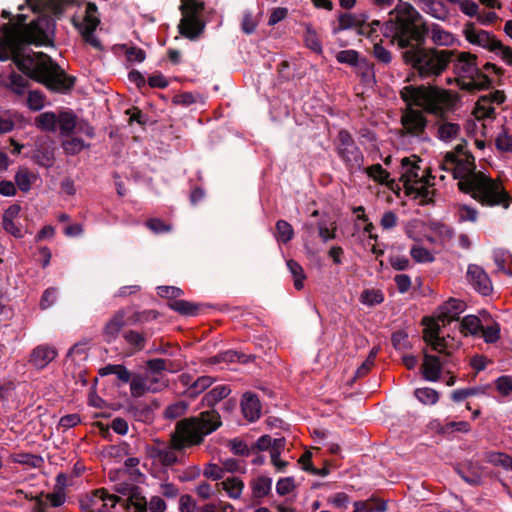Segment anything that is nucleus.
Returning a JSON list of instances; mask_svg holds the SVG:
<instances>
[{
	"mask_svg": "<svg viewBox=\"0 0 512 512\" xmlns=\"http://www.w3.org/2000/svg\"><path fill=\"white\" fill-rule=\"evenodd\" d=\"M222 467L225 472L228 473H246V465L243 461L236 458H227L222 462Z\"/></svg>",
	"mask_w": 512,
	"mask_h": 512,
	"instance_id": "nucleus-54",
	"label": "nucleus"
},
{
	"mask_svg": "<svg viewBox=\"0 0 512 512\" xmlns=\"http://www.w3.org/2000/svg\"><path fill=\"white\" fill-rule=\"evenodd\" d=\"M421 164L422 160L416 155L402 158L400 180L410 198L418 201L420 205H427L434 201L436 189L434 188V177Z\"/></svg>",
	"mask_w": 512,
	"mask_h": 512,
	"instance_id": "nucleus-8",
	"label": "nucleus"
},
{
	"mask_svg": "<svg viewBox=\"0 0 512 512\" xmlns=\"http://www.w3.org/2000/svg\"><path fill=\"white\" fill-rule=\"evenodd\" d=\"M423 337L427 344L439 355L425 353L422 364V373L425 380L436 382L439 380L443 370L450 372V365L453 364L452 353L459 347V342L450 335L440 336L439 324L430 321L424 327Z\"/></svg>",
	"mask_w": 512,
	"mask_h": 512,
	"instance_id": "nucleus-5",
	"label": "nucleus"
},
{
	"mask_svg": "<svg viewBox=\"0 0 512 512\" xmlns=\"http://www.w3.org/2000/svg\"><path fill=\"white\" fill-rule=\"evenodd\" d=\"M131 512H166L167 504L165 500L154 495L149 500L142 493H137L132 498Z\"/></svg>",
	"mask_w": 512,
	"mask_h": 512,
	"instance_id": "nucleus-20",
	"label": "nucleus"
},
{
	"mask_svg": "<svg viewBox=\"0 0 512 512\" xmlns=\"http://www.w3.org/2000/svg\"><path fill=\"white\" fill-rule=\"evenodd\" d=\"M115 490H116V492L127 496V499H122L117 496V498L119 499V502L117 503V507L121 506V507L127 509L129 512H131V510L133 509L132 498L134 497L135 494L141 493L140 489L133 484L120 483V484L116 485Z\"/></svg>",
	"mask_w": 512,
	"mask_h": 512,
	"instance_id": "nucleus-32",
	"label": "nucleus"
},
{
	"mask_svg": "<svg viewBox=\"0 0 512 512\" xmlns=\"http://www.w3.org/2000/svg\"><path fill=\"white\" fill-rule=\"evenodd\" d=\"M485 461L494 466H500L505 470L512 471V457L508 454L501 452H487L485 454Z\"/></svg>",
	"mask_w": 512,
	"mask_h": 512,
	"instance_id": "nucleus-41",
	"label": "nucleus"
},
{
	"mask_svg": "<svg viewBox=\"0 0 512 512\" xmlns=\"http://www.w3.org/2000/svg\"><path fill=\"white\" fill-rule=\"evenodd\" d=\"M176 450L178 449L175 448L173 445L172 447L157 449L153 457L163 466L171 467L179 462Z\"/></svg>",
	"mask_w": 512,
	"mask_h": 512,
	"instance_id": "nucleus-36",
	"label": "nucleus"
},
{
	"mask_svg": "<svg viewBox=\"0 0 512 512\" xmlns=\"http://www.w3.org/2000/svg\"><path fill=\"white\" fill-rule=\"evenodd\" d=\"M497 393L505 400L512 399V376L502 375L494 380Z\"/></svg>",
	"mask_w": 512,
	"mask_h": 512,
	"instance_id": "nucleus-40",
	"label": "nucleus"
},
{
	"mask_svg": "<svg viewBox=\"0 0 512 512\" xmlns=\"http://www.w3.org/2000/svg\"><path fill=\"white\" fill-rule=\"evenodd\" d=\"M335 149L338 157L351 171L361 170L364 156L356 145L352 135L345 129H341L335 139Z\"/></svg>",
	"mask_w": 512,
	"mask_h": 512,
	"instance_id": "nucleus-14",
	"label": "nucleus"
},
{
	"mask_svg": "<svg viewBox=\"0 0 512 512\" xmlns=\"http://www.w3.org/2000/svg\"><path fill=\"white\" fill-rule=\"evenodd\" d=\"M188 404L185 401H177L170 404L164 410V417L166 419H176L186 413Z\"/></svg>",
	"mask_w": 512,
	"mask_h": 512,
	"instance_id": "nucleus-51",
	"label": "nucleus"
},
{
	"mask_svg": "<svg viewBox=\"0 0 512 512\" xmlns=\"http://www.w3.org/2000/svg\"><path fill=\"white\" fill-rule=\"evenodd\" d=\"M272 482V478L265 475H259L250 481L249 486L253 504H260L261 500L270 494Z\"/></svg>",
	"mask_w": 512,
	"mask_h": 512,
	"instance_id": "nucleus-23",
	"label": "nucleus"
},
{
	"mask_svg": "<svg viewBox=\"0 0 512 512\" xmlns=\"http://www.w3.org/2000/svg\"><path fill=\"white\" fill-rule=\"evenodd\" d=\"M478 210L467 204H460L457 207V218L459 222L475 223L478 220Z\"/></svg>",
	"mask_w": 512,
	"mask_h": 512,
	"instance_id": "nucleus-45",
	"label": "nucleus"
},
{
	"mask_svg": "<svg viewBox=\"0 0 512 512\" xmlns=\"http://www.w3.org/2000/svg\"><path fill=\"white\" fill-rule=\"evenodd\" d=\"M421 164L422 160L416 155L402 158L400 180L410 198L418 201L420 205H427L434 201L436 189L434 188V177Z\"/></svg>",
	"mask_w": 512,
	"mask_h": 512,
	"instance_id": "nucleus-9",
	"label": "nucleus"
},
{
	"mask_svg": "<svg viewBox=\"0 0 512 512\" xmlns=\"http://www.w3.org/2000/svg\"><path fill=\"white\" fill-rule=\"evenodd\" d=\"M421 164L422 160L416 155L402 158L400 180L410 198L418 201L420 205H427L434 201L436 189L434 188V177Z\"/></svg>",
	"mask_w": 512,
	"mask_h": 512,
	"instance_id": "nucleus-7",
	"label": "nucleus"
},
{
	"mask_svg": "<svg viewBox=\"0 0 512 512\" xmlns=\"http://www.w3.org/2000/svg\"><path fill=\"white\" fill-rule=\"evenodd\" d=\"M295 488V480L293 477L280 478L276 483V492L280 496L291 493Z\"/></svg>",
	"mask_w": 512,
	"mask_h": 512,
	"instance_id": "nucleus-61",
	"label": "nucleus"
},
{
	"mask_svg": "<svg viewBox=\"0 0 512 512\" xmlns=\"http://www.w3.org/2000/svg\"><path fill=\"white\" fill-rule=\"evenodd\" d=\"M482 332V336L486 343H495L500 338V326L498 323H492L491 325H487L480 330Z\"/></svg>",
	"mask_w": 512,
	"mask_h": 512,
	"instance_id": "nucleus-55",
	"label": "nucleus"
},
{
	"mask_svg": "<svg viewBox=\"0 0 512 512\" xmlns=\"http://www.w3.org/2000/svg\"><path fill=\"white\" fill-rule=\"evenodd\" d=\"M235 362V361H238V362H246L247 359L245 358V355L243 354H240L236 351H226L224 353H221L217 356H215L214 358H212V363H219V362Z\"/></svg>",
	"mask_w": 512,
	"mask_h": 512,
	"instance_id": "nucleus-57",
	"label": "nucleus"
},
{
	"mask_svg": "<svg viewBox=\"0 0 512 512\" xmlns=\"http://www.w3.org/2000/svg\"><path fill=\"white\" fill-rule=\"evenodd\" d=\"M220 426L221 419L218 412L215 410L201 412L197 416L178 421L171 435V442L179 450L197 446Z\"/></svg>",
	"mask_w": 512,
	"mask_h": 512,
	"instance_id": "nucleus-6",
	"label": "nucleus"
},
{
	"mask_svg": "<svg viewBox=\"0 0 512 512\" xmlns=\"http://www.w3.org/2000/svg\"><path fill=\"white\" fill-rule=\"evenodd\" d=\"M361 502L363 504V510L367 512H384L387 509L386 502L376 498H370Z\"/></svg>",
	"mask_w": 512,
	"mask_h": 512,
	"instance_id": "nucleus-64",
	"label": "nucleus"
},
{
	"mask_svg": "<svg viewBox=\"0 0 512 512\" xmlns=\"http://www.w3.org/2000/svg\"><path fill=\"white\" fill-rule=\"evenodd\" d=\"M495 144L498 150L512 153V137L506 130H502L496 137Z\"/></svg>",
	"mask_w": 512,
	"mask_h": 512,
	"instance_id": "nucleus-60",
	"label": "nucleus"
},
{
	"mask_svg": "<svg viewBox=\"0 0 512 512\" xmlns=\"http://www.w3.org/2000/svg\"><path fill=\"white\" fill-rule=\"evenodd\" d=\"M467 279L473 288L482 295H488L492 290L488 275L478 265L471 264L468 266Z\"/></svg>",
	"mask_w": 512,
	"mask_h": 512,
	"instance_id": "nucleus-21",
	"label": "nucleus"
},
{
	"mask_svg": "<svg viewBox=\"0 0 512 512\" xmlns=\"http://www.w3.org/2000/svg\"><path fill=\"white\" fill-rule=\"evenodd\" d=\"M125 314L123 311L117 312L114 317L105 326V335L109 340H113L119 334L121 328L124 326Z\"/></svg>",
	"mask_w": 512,
	"mask_h": 512,
	"instance_id": "nucleus-39",
	"label": "nucleus"
},
{
	"mask_svg": "<svg viewBox=\"0 0 512 512\" xmlns=\"http://www.w3.org/2000/svg\"><path fill=\"white\" fill-rule=\"evenodd\" d=\"M438 138L444 142L455 140L460 134V126L457 123L441 121L437 129Z\"/></svg>",
	"mask_w": 512,
	"mask_h": 512,
	"instance_id": "nucleus-35",
	"label": "nucleus"
},
{
	"mask_svg": "<svg viewBox=\"0 0 512 512\" xmlns=\"http://www.w3.org/2000/svg\"><path fill=\"white\" fill-rule=\"evenodd\" d=\"M421 9L437 20L445 21L450 12L447 6L440 0H418Z\"/></svg>",
	"mask_w": 512,
	"mask_h": 512,
	"instance_id": "nucleus-26",
	"label": "nucleus"
},
{
	"mask_svg": "<svg viewBox=\"0 0 512 512\" xmlns=\"http://www.w3.org/2000/svg\"><path fill=\"white\" fill-rule=\"evenodd\" d=\"M465 39L472 45L482 47L490 51H496L499 41L488 31L478 29L474 23L465 24L463 30Z\"/></svg>",
	"mask_w": 512,
	"mask_h": 512,
	"instance_id": "nucleus-18",
	"label": "nucleus"
},
{
	"mask_svg": "<svg viewBox=\"0 0 512 512\" xmlns=\"http://www.w3.org/2000/svg\"><path fill=\"white\" fill-rule=\"evenodd\" d=\"M27 105L31 110L39 111L45 105V96L38 90L30 91L27 98Z\"/></svg>",
	"mask_w": 512,
	"mask_h": 512,
	"instance_id": "nucleus-56",
	"label": "nucleus"
},
{
	"mask_svg": "<svg viewBox=\"0 0 512 512\" xmlns=\"http://www.w3.org/2000/svg\"><path fill=\"white\" fill-rule=\"evenodd\" d=\"M28 84L25 77L15 72L11 73L5 82V86L17 95L25 94Z\"/></svg>",
	"mask_w": 512,
	"mask_h": 512,
	"instance_id": "nucleus-37",
	"label": "nucleus"
},
{
	"mask_svg": "<svg viewBox=\"0 0 512 512\" xmlns=\"http://www.w3.org/2000/svg\"><path fill=\"white\" fill-rule=\"evenodd\" d=\"M168 306L185 316H194L198 313V306L186 300L175 299L170 301Z\"/></svg>",
	"mask_w": 512,
	"mask_h": 512,
	"instance_id": "nucleus-42",
	"label": "nucleus"
},
{
	"mask_svg": "<svg viewBox=\"0 0 512 512\" xmlns=\"http://www.w3.org/2000/svg\"><path fill=\"white\" fill-rule=\"evenodd\" d=\"M415 397L423 404L433 405L439 399V394L436 390L432 388H418L414 392Z\"/></svg>",
	"mask_w": 512,
	"mask_h": 512,
	"instance_id": "nucleus-48",
	"label": "nucleus"
},
{
	"mask_svg": "<svg viewBox=\"0 0 512 512\" xmlns=\"http://www.w3.org/2000/svg\"><path fill=\"white\" fill-rule=\"evenodd\" d=\"M171 362L166 359L156 358L150 359L146 362V371L149 373L162 374L163 371L169 370L173 372L174 370L170 368L169 364Z\"/></svg>",
	"mask_w": 512,
	"mask_h": 512,
	"instance_id": "nucleus-52",
	"label": "nucleus"
},
{
	"mask_svg": "<svg viewBox=\"0 0 512 512\" xmlns=\"http://www.w3.org/2000/svg\"><path fill=\"white\" fill-rule=\"evenodd\" d=\"M276 238L279 242L287 243L292 240L294 236V230L291 224L285 220H279L276 223Z\"/></svg>",
	"mask_w": 512,
	"mask_h": 512,
	"instance_id": "nucleus-47",
	"label": "nucleus"
},
{
	"mask_svg": "<svg viewBox=\"0 0 512 512\" xmlns=\"http://www.w3.org/2000/svg\"><path fill=\"white\" fill-rule=\"evenodd\" d=\"M258 25L257 18L250 11H245L241 21V29L245 34H252Z\"/></svg>",
	"mask_w": 512,
	"mask_h": 512,
	"instance_id": "nucleus-58",
	"label": "nucleus"
},
{
	"mask_svg": "<svg viewBox=\"0 0 512 512\" xmlns=\"http://www.w3.org/2000/svg\"><path fill=\"white\" fill-rule=\"evenodd\" d=\"M101 376L115 375L120 384L132 383L133 373L121 364H108L99 370Z\"/></svg>",
	"mask_w": 512,
	"mask_h": 512,
	"instance_id": "nucleus-29",
	"label": "nucleus"
},
{
	"mask_svg": "<svg viewBox=\"0 0 512 512\" xmlns=\"http://www.w3.org/2000/svg\"><path fill=\"white\" fill-rule=\"evenodd\" d=\"M456 326L464 336L477 335L482 328L480 319L475 315L465 316Z\"/></svg>",
	"mask_w": 512,
	"mask_h": 512,
	"instance_id": "nucleus-33",
	"label": "nucleus"
},
{
	"mask_svg": "<svg viewBox=\"0 0 512 512\" xmlns=\"http://www.w3.org/2000/svg\"><path fill=\"white\" fill-rule=\"evenodd\" d=\"M230 393L231 389L228 385H217L202 397V405L204 407H214L217 403L226 398Z\"/></svg>",
	"mask_w": 512,
	"mask_h": 512,
	"instance_id": "nucleus-30",
	"label": "nucleus"
},
{
	"mask_svg": "<svg viewBox=\"0 0 512 512\" xmlns=\"http://www.w3.org/2000/svg\"><path fill=\"white\" fill-rule=\"evenodd\" d=\"M44 499L46 503H49L52 507H60L66 501V494L63 489L59 488L53 493L44 494Z\"/></svg>",
	"mask_w": 512,
	"mask_h": 512,
	"instance_id": "nucleus-62",
	"label": "nucleus"
},
{
	"mask_svg": "<svg viewBox=\"0 0 512 512\" xmlns=\"http://www.w3.org/2000/svg\"><path fill=\"white\" fill-rule=\"evenodd\" d=\"M400 95L407 106L401 116L402 126L407 134L419 140L426 139L427 119L421 111L413 109V106L442 117L452 110L456 102V97L451 92L434 86L406 85L401 89Z\"/></svg>",
	"mask_w": 512,
	"mask_h": 512,
	"instance_id": "nucleus-3",
	"label": "nucleus"
},
{
	"mask_svg": "<svg viewBox=\"0 0 512 512\" xmlns=\"http://www.w3.org/2000/svg\"><path fill=\"white\" fill-rule=\"evenodd\" d=\"M390 19L385 23L384 35L397 41L399 47H406L412 42L424 44L425 37L430 36L438 46H452L454 35L438 24H419V13L408 2L399 1L389 12Z\"/></svg>",
	"mask_w": 512,
	"mask_h": 512,
	"instance_id": "nucleus-4",
	"label": "nucleus"
},
{
	"mask_svg": "<svg viewBox=\"0 0 512 512\" xmlns=\"http://www.w3.org/2000/svg\"><path fill=\"white\" fill-rule=\"evenodd\" d=\"M505 100V96L500 91L489 93L488 95L482 96L478 99L474 115L477 119H492L495 116L494 105L502 104Z\"/></svg>",
	"mask_w": 512,
	"mask_h": 512,
	"instance_id": "nucleus-19",
	"label": "nucleus"
},
{
	"mask_svg": "<svg viewBox=\"0 0 512 512\" xmlns=\"http://www.w3.org/2000/svg\"><path fill=\"white\" fill-rule=\"evenodd\" d=\"M441 168L452 173L461 192L471 195L482 205L509 207V195L501 184L476 170L473 155L460 146L445 155Z\"/></svg>",
	"mask_w": 512,
	"mask_h": 512,
	"instance_id": "nucleus-2",
	"label": "nucleus"
},
{
	"mask_svg": "<svg viewBox=\"0 0 512 512\" xmlns=\"http://www.w3.org/2000/svg\"><path fill=\"white\" fill-rule=\"evenodd\" d=\"M57 356V350L50 345L42 344L36 346L29 358V363L38 370L44 369Z\"/></svg>",
	"mask_w": 512,
	"mask_h": 512,
	"instance_id": "nucleus-22",
	"label": "nucleus"
},
{
	"mask_svg": "<svg viewBox=\"0 0 512 512\" xmlns=\"http://www.w3.org/2000/svg\"><path fill=\"white\" fill-rule=\"evenodd\" d=\"M423 44L412 42L403 52L404 61L421 79L435 78L442 74L449 63L450 53L445 50L424 48Z\"/></svg>",
	"mask_w": 512,
	"mask_h": 512,
	"instance_id": "nucleus-10",
	"label": "nucleus"
},
{
	"mask_svg": "<svg viewBox=\"0 0 512 512\" xmlns=\"http://www.w3.org/2000/svg\"><path fill=\"white\" fill-rule=\"evenodd\" d=\"M62 147L66 154L76 155L88 147V145L82 139L74 137L63 141Z\"/></svg>",
	"mask_w": 512,
	"mask_h": 512,
	"instance_id": "nucleus-50",
	"label": "nucleus"
},
{
	"mask_svg": "<svg viewBox=\"0 0 512 512\" xmlns=\"http://www.w3.org/2000/svg\"><path fill=\"white\" fill-rule=\"evenodd\" d=\"M124 338L132 347L141 350L144 347L145 338L137 331L129 330L124 333Z\"/></svg>",
	"mask_w": 512,
	"mask_h": 512,
	"instance_id": "nucleus-63",
	"label": "nucleus"
},
{
	"mask_svg": "<svg viewBox=\"0 0 512 512\" xmlns=\"http://www.w3.org/2000/svg\"><path fill=\"white\" fill-rule=\"evenodd\" d=\"M52 22L39 17L25 25L21 34H7L0 38V60L12 59L19 70L29 78L40 82L49 89L66 92L74 85V78L68 76L48 55L28 51L27 45L43 46L50 42Z\"/></svg>",
	"mask_w": 512,
	"mask_h": 512,
	"instance_id": "nucleus-1",
	"label": "nucleus"
},
{
	"mask_svg": "<svg viewBox=\"0 0 512 512\" xmlns=\"http://www.w3.org/2000/svg\"><path fill=\"white\" fill-rule=\"evenodd\" d=\"M36 174L26 167H20L15 174V183L17 187L24 193L31 190L33 183L36 181Z\"/></svg>",
	"mask_w": 512,
	"mask_h": 512,
	"instance_id": "nucleus-34",
	"label": "nucleus"
},
{
	"mask_svg": "<svg viewBox=\"0 0 512 512\" xmlns=\"http://www.w3.org/2000/svg\"><path fill=\"white\" fill-rule=\"evenodd\" d=\"M241 410L243 416L250 422H254L260 418L261 404L256 394L246 392L241 400Z\"/></svg>",
	"mask_w": 512,
	"mask_h": 512,
	"instance_id": "nucleus-24",
	"label": "nucleus"
},
{
	"mask_svg": "<svg viewBox=\"0 0 512 512\" xmlns=\"http://www.w3.org/2000/svg\"><path fill=\"white\" fill-rule=\"evenodd\" d=\"M287 267L293 276L294 287L301 290L304 286L305 274L302 266L294 260L287 261Z\"/></svg>",
	"mask_w": 512,
	"mask_h": 512,
	"instance_id": "nucleus-46",
	"label": "nucleus"
},
{
	"mask_svg": "<svg viewBox=\"0 0 512 512\" xmlns=\"http://www.w3.org/2000/svg\"><path fill=\"white\" fill-rule=\"evenodd\" d=\"M465 308H466V305L463 301L458 300V299H449L448 301H446L439 307L437 317L435 319L434 318H424L423 319L424 325H425V327H427V325L430 321H435L436 323L439 324V328L441 329L446 324H448L454 320H457L458 316L465 310ZM440 333H442L441 330H440ZM440 336H443V335L440 334Z\"/></svg>",
	"mask_w": 512,
	"mask_h": 512,
	"instance_id": "nucleus-17",
	"label": "nucleus"
},
{
	"mask_svg": "<svg viewBox=\"0 0 512 512\" xmlns=\"http://www.w3.org/2000/svg\"><path fill=\"white\" fill-rule=\"evenodd\" d=\"M228 446L235 455L249 456L252 452V449L243 440L238 438L230 440Z\"/></svg>",
	"mask_w": 512,
	"mask_h": 512,
	"instance_id": "nucleus-59",
	"label": "nucleus"
},
{
	"mask_svg": "<svg viewBox=\"0 0 512 512\" xmlns=\"http://www.w3.org/2000/svg\"><path fill=\"white\" fill-rule=\"evenodd\" d=\"M304 42L307 48L317 54L322 53V44L316 31L310 26L306 25L304 33Z\"/></svg>",
	"mask_w": 512,
	"mask_h": 512,
	"instance_id": "nucleus-43",
	"label": "nucleus"
},
{
	"mask_svg": "<svg viewBox=\"0 0 512 512\" xmlns=\"http://www.w3.org/2000/svg\"><path fill=\"white\" fill-rule=\"evenodd\" d=\"M35 125L46 132H56L59 128L61 135L68 136L76 126V115L71 110L47 111L35 118Z\"/></svg>",
	"mask_w": 512,
	"mask_h": 512,
	"instance_id": "nucleus-13",
	"label": "nucleus"
},
{
	"mask_svg": "<svg viewBox=\"0 0 512 512\" xmlns=\"http://www.w3.org/2000/svg\"><path fill=\"white\" fill-rule=\"evenodd\" d=\"M412 259L417 263H431L434 261L432 252L421 245L415 244L410 249Z\"/></svg>",
	"mask_w": 512,
	"mask_h": 512,
	"instance_id": "nucleus-44",
	"label": "nucleus"
},
{
	"mask_svg": "<svg viewBox=\"0 0 512 512\" xmlns=\"http://www.w3.org/2000/svg\"><path fill=\"white\" fill-rule=\"evenodd\" d=\"M364 173L374 182L392 187L394 180L390 177V173L385 170L381 164H373L363 169Z\"/></svg>",
	"mask_w": 512,
	"mask_h": 512,
	"instance_id": "nucleus-28",
	"label": "nucleus"
},
{
	"mask_svg": "<svg viewBox=\"0 0 512 512\" xmlns=\"http://www.w3.org/2000/svg\"><path fill=\"white\" fill-rule=\"evenodd\" d=\"M454 70L461 89L473 91L488 88L491 80L477 66L476 57L468 52L459 53Z\"/></svg>",
	"mask_w": 512,
	"mask_h": 512,
	"instance_id": "nucleus-11",
	"label": "nucleus"
},
{
	"mask_svg": "<svg viewBox=\"0 0 512 512\" xmlns=\"http://www.w3.org/2000/svg\"><path fill=\"white\" fill-rule=\"evenodd\" d=\"M367 17L363 14H351L344 13L339 16L338 19V28L334 30V33H337L339 30H348L353 28H358L359 33L365 34L367 27L364 26Z\"/></svg>",
	"mask_w": 512,
	"mask_h": 512,
	"instance_id": "nucleus-25",
	"label": "nucleus"
},
{
	"mask_svg": "<svg viewBox=\"0 0 512 512\" xmlns=\"http://www.w3.org/2000/svg\"><path fill=\"white\" fill-rule=\"evenodd\" d=\"M318 234L323 242H327L336 237V225L335 223L327 224L326 221L320 220L317 223Z\"/></svg>",
	"mask_w": 512,
	"mask_h": 512,
	"instance_id": "nucleus-53",
	"label": "nucleus"
},
{
	"mask_svg": "<svg viewBox=\"0 0 512 512\" xmlns=\"http://www.w3.org/2000/svg\"><path fill=\"white\" fill-rule=\"evenodd\" d=\"M217 486L225 491L226 495L233 500L240 499L245 488L243 480L237 476L227 477L217 483Z\"/></svg>",
	"mask_w": 512,
	"mask_h": 512,
	"instance_id": "nucleus-27",
	"label": "nucleus"
},
{
	"mask_svg": "<svg viewBox=\"0 0 512 512\" xmlns=\"http://www.w3.org/2000/svg\"><path fill=\"white\" fill-rule=\"evenodd\" d=\"M215 382V379L211 376L203 375L198 377L194 380L193 384L190 388H186L183 391V395L187 398H196L201 393L206 391L208 388H210L213 383Z\"/></svg>",
	"mask_w": 512,
	"mask_h": 512,
	"instance_id": "nucleus-31",
	"label": "nucleus"
},
{
	"mask_svg": "<svg viewBox=\"0 0 512 512\" xmlns=\"http://www.w3.org/2000/svg\"><path fill=\"white\" fill-rule=\"evenodd\" d=\"M116 495L110 494L104 488L87 492L79 497L82 512H118Z\"/></svg>",
	"mask_w": 512,
	"mask_h": 512,
	"instance_id": "nucleus-15",
	"label": "nucleus"
},
{
	"mask_svg": "<svg viewBox=\"0 0 512 512\" xmlns=\"http://www.w3.org/2000/svg\"><path fill=\"white\" fill-rule=\"evenodd\" d=\"M203 9L202 0H182L180 5L182 19L178 28L186 38L196 39L204 30L205 23L200 17Z\"/></svg>",
	"mask_w": 512,
	"mask_h": 512,
	"instance_id": "nucleus-12",
	"label": "nucleus"
},
{
	"mask_svg": "<svg viewBox=\"0 0 512 512\" xmlns=\"http://www.w3.org/2000/svg\"><path fill=\"white\" fill-rule=\"evenodd\" d=\"M99 24V19L97 16V8L95 4L88 3L86 7V14L81 21V23L77 24L79 30L81 29H90L96 30Z\"/></svg>",
	"mask_w": 512,
	"mask_h": 512,
	"instance_id": "nucleus-38",
	"label": "nucleus"
},
{
	"mask_svg": "<svg viewBox=\"0 0 512 512\" xmlns=\"http://www.w3.org/2000/svg\"><path fill=\"white\" fill-rule=\"evenodd\" d=\"M384 300L383 294L380 290L366 289L361 293L360 301L367 306H374L382 303Z\"/></svg>",
	"mask_w": 512,
	"mask_h": 512,
	"instance_id": "nucleus-49",
	"label": "nucleus"
},
{
	"mask_svg": "<svg viewBox=\"0 0 512 512\" xmlns=\"http://www.w3.org/2000/svg\"><path fill=\"white\" fill-rule=\"evenodd\" d=\"M168 386V379L163 374L144 372L133 373L130 393L134 398H140L148 393H157Z\"/></svg>",
	"mask_w": 512,
	"mask_h": 512,
	"instance_id": "nucleus-16",
	"label": "nucleus"
}]
</instances>
